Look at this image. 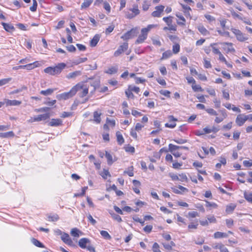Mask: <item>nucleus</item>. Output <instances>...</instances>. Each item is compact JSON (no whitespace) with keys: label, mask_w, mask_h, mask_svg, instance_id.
I'll return each mask as SVG.
<instances>
[{"label":"nucleus","mask_w":252,"mask_h":252,"mask_svg":"<svg viewBox=\"0 0 252 252\" xmlns=\"http://www.w3.org/2000/svg\"><path fill=\"white\" fill-rule=\"evenodd\" d=\"M157 26V25L151 24L147 26L146 28H143L141 31V34L138 36L137 39L135 41L136 44H141L144 42L147 39L148 32L150 30Z\"/></svg>","instance_id":"obj_1"},{"label":"nucleus","mask_w":252,"mask_h":252,"mask_svg":"<svg viewBox=\"0 0 252 252\" xmlns=\"http://www.w3.org/2000/svg\"><path fill=\"white\" fill-rule=\"evenodd\" d=\"M66 64L62 63H59L54 67L49 66L44 69L45 73L49 74L51 75H55L60 73L62 70L65 68Z\"/></svg>","instance_id":"obj_2"},{"label":"nucleus","mask_w":252,"mask_h":252,"mask_svg":"<svg viewBox=\"0 0 252 252\" xmlns=\"http://www.w3.org/2000/svg\"><path fill=\"white\" fill-rule=\"evenodd\" d=\"M73 88H75V94L77 92H79L78 95L80 97H83L88 94L89 87L83 82L77 84L73 86Z\"/></svg>","instance_id":"obj_3"},{"label":"nucleus","mask_w":252,"mask_h":252,"mask_svg":"<svg viewBox=\"0 0 252 252\" xmlns=\"http://www.w3.org/2000/svg\"><path fill=\"white\" fill-rule=\"evenodd\" d=\"M78 245L82 249H86L90 252H95V248L91 244V241L88 238L80 239L78 242Z\"/></svg>","instance_id":"obj_4"},{"label":"nucleus","mask_w":252,"mask_h":252,"mask_svg":"<svg viewBox=\"0 0 252 252\" xmlns=\"http://www.w3.org/2000/svg\"><path fill=\"white\" fill-rule=\"evenodd\" d=\"M231 31L234 34L238 41L240 42H243L248 39V36L241 32V31L235 28H232Z\"/></svg>","instance_id":"obj_5"},{"label":"nucleus","mask_w":252,"mask_h":252,"mask_svg":"<svg viewBox=\"0 0 252 252\" xmlns=\"http://www.w3.org/2000/svg\"><path fill=\"white\" fill-rule=\"evenodd\" d=\"M75 94V88L73 87L68 92L63 93L59 94H58L56 96L57 98L59 100H66L67 99Z\"/></svg>","instance_id":"obj_6"},{"label":"nucleus","mask_w":252,"mask_h":252,"mask_svg":"<svg viewBox=\"0 0 252 252\" xmlns=\"http://www.w3.org/2000/svg\"><path fill=\"white\" fill-rule=\"evenodd\" d=\"M136 36V29H132L123 34L121 38L125 41H127L129 39L133 38Z\"/></svg>","instance_id":"obj_7"},{"label":"nucleus","mask_w":252,"mask_h":252,"mask_svg":"<svg viewBox=\"0 0 252 252\" xmlns=\"http://www.w3.org/2000/svg\"><path fill=\"white\" fill-rule=\"evenodd\" d=\"M249 120L248 115H244V114L238 115L236 119L235 123L239 126H243L247 120Z\"/></svg>","instance_id":"obj_8"},{"label":"nucleus","mask_w":252,"mask_h":252,"mask_svg":"<svg viewBox=\"0 0 252 252\" xmlns=\"http://www.w3.org/2000/svg\"><path fill=\"white\" fill-rule=\"evenodd\" d=\"M128 48V44L127 42H124L122 45H120L118 49L115 52L114 55L115 57L120 56L124 51L127 50Z\"/></svg>","instance_id":"obj_9"},{"label":"nucleus","mask_w":252,"mask_h":252,"mask_svg":"<svg viewBox=\"0 0 252 252\" xmlns=\"http://www.w3.org/2000/svg\"><path fill=\"white\" fill-rule=\"evenodd\" d=\"M168 119L169 122V123H167L165 124V126L166 127H169L171 128H174L176 126V122L178 121L177 119L174 117L172 115H170L168 116Z\"/></svg>","instance_id":"obj_10"},{"label":"nucleus","mask_w":252,"mask_h":252,"mask_svg":"<svg viewBox=\"0 0 252 252\" xmlns=\"http://www.w3.org/2000/svg\"><path fill=\"white\" fill-rule=\"evenodd\" d=\"M61 239L66 245L69 246H73V242L67 233H63L61 236Z\"/></svg>","instance_id":"obj_11"},{"label":"nucleus","mask_w":252,"mask_h":252,"mask_svg":"<svg viewBox=\"0 0 252 252\" xmlns=\"http://www.w3.org/2000/svg\"><path fill=\"white\" fill-rule=\"evenodd\" d=\"M164 6L160 5L155 7V10L152 13V16L154 17H159L163 11Z\"/></svg>","instance_id":"obj_12"},{"label":"nucleus","mask_w":252,"mask_h":252,"mask_svg":"<svg viewBox=\"0 0 252 252\" xmlns=\"http://www.w3.org/2000/svg\"><path fill=\"white\" fill-rule=\"evenodd\" d=\"M220 44L225 46L223 47V49L226 53L234 52L235 49L233 47V44L230 42H222Z\"/></svg>","instance_id":"obj_13"},{"label":"nucleus","mask_w":252,"mask_h":252,"mask_svg":"<svg viewBox=\"0 0 252 252\" xmlns=\"http://www.w3.org/2000/svg\"><path fill=\"white\" fill-rule=\"evenodd\" d=\"M81 75V71L78 70V71H75L69 73L66 76V78L68 79H74L76 77L80 76Z\"/></svg>","instance_id":"obj_14"},{"label":"nucleus","mask_w":252,"mask_h":252,"mask_svg":"<svg viewBox=\"0 0 252 252\" xmlns=\"http://www.w3.org/2000/svg\"><path fill=\"white\" fill-rule=\"evenodd\" d=\"M169 150L170 152H176L178 149L188 150V148L185 146H178L172 144H169Z\"/></svg>","instance_id":"obj_15"},{"label":"nucleus","mask_w":252,"mask_h":252,"mask_svg":"<svg viewBox=\"0 0 252 252\" xmlns=\"http://www.w3.org/2000/svg\"><path fill=\"white\" fill-rule=\"evenodd\" d=\"M62 125V121L60 119H52L49 123L51 126H58Z\"/></svg>","instance_id":"obj_16"},{"label":"nucleus","mask_w":252,"mask_h":252,"mask_svg":"<svg viewBox=\"0 0 252 252\" xmlns=\"http://www.w3.org/2000/svg\"><path fill=\"white\" fill-rule=\"evenodd\" d=\"M21 103V101L17 100L7 99L5 101V103L7 106H18L20 105Z\"/></svg>","instance_id":"obj_17"},{"label":"nucleus","mask_w":252,"mask_h":252,"mask_svg":"<svg viewBox=\"0 0 252 252\" xmlns=\"http://www.w3.org/2000/svg\"><path fill=\"white\" fill-rule=\"evenodd\" d=\"M50 117V114L49 113H45L35 116V120L36 122H39L44 121L48 119Z\"/></svg>","instance_id":"obj_18"},{"label":"nucleus","mask_w":252,"mask_h":252,"mask_svg":"<svg viewBox=\"0 0 252 252\" xmlns=\"http://www.w3.org/2000/svg\"><path fill=\"white\" fill-rule=\"evenodd\" d=\"M40 65V63L38 62H35L33 63H29L26 65H24V69H27L28 70H31L35 67H37Z\"/></svg>","instance_id":"obj_19"},{"label":"nucleus","mask_w":252,"mask_h":252,"mask_svg":"<svg viewBox=\"0 0 252 252\" xmlns=\"http://www.w3.org/2000/svg\"><path fill=\"white\" fill-rule=\"evenodd\" d=\"M100 39V36L98 34H95L90 41V45L92 47H94L96 45Z\"/></svg>","instance_id":"obj_20"},{"label":"nucleus","mask_w":252,"mask_h":252,"mask_svg":"<svg viewBox=\"0 0 252 252\" xmlns=\"http://www.w3.org/2000/svg\"><path fill=\"white\" fill-rule=\"evenodd\" d=\"M228 235L226 233L217 231L214 234V237L215 239H219L221 238H226Z\"/></svg>","instance_id":"obj_21"},{"label":"nucleus","mask_w":252,"mask_h":252,"mask_svg":"<svg viewBox=\"0 0 252 252\" xmlns=\"http://www.w3.org/2000/svg\"><path fill=\"white\" fill-rule=\"evenodd\" d=\"M101 113L100 112H98L97 111L94 112V121L97 124H99L101 122Z\"/></svg>","instance_id":"obj_22"},{"label":"nucleus","mask_w":252,"mask_h":252,"mask_svg":"<svg viewBox=\"0 0 252 252\" xmlns=\"http://www.w3.org/2000/svg\"><path fill=\"white\" fill-rule=\"evenodd\" d=\"M1 24L4 30L8 32H12L14 30V27L11 24L5 23H2Z\"/></svg>","instance_id":"obj_23"},{"label":"nucleus","mask_w":252,"mask_h":252,"mask_svg":"<svg viewBox=\"0 0 252 252\" xmlns=\"http://www.w3.org/2000/svg\"><path fill=\"white\" fill-rule=\"evenodd\" d=\"M87 60V58H79L78 59L73 60L72 61V63L73 65H78L80 63L85 62Z\"/></svg>","instance_id":"obj_24"},{"label":"nucleus","mask_w":252,"mask_h":252,"mask_svg":"<svg viewBox=\"0 0 252 252\" xmlns=\"http://www.w3.org/2000/svg\"><path fill=\"white\" fill-rule=\"evenodd\" d=\"M116 137H117V141L119 145L123 144L125 140L123 138L122 134L121 133L120 131H117L116 132Z\"/></svg>","instance_id":"obj_25"},{"label":"nucleus","mask_w":252,"mask_h":252,"mask_svg":"<svg viewBox=\"0 0 252 252\" xmlns=\"http://www.w3.org/2000/svg\"><path fill=\"white\" fill-rule=\"evenodd\" d=\"M236 207V205L234 204H230L226 206V212L228 214H231L234 210L235 208Z\"/></svg>","instance_id":"obj_26"},{"label":"nucleus","mask_w":252,"mask_h":252,"mask_svg":"<svg viewBox=\"0 0 252 252\" xmlns=\"http://www.w3.org/2000/svg\"><path fill=\"white\" fill-rule=\"evenodd\" d=\"M199 32L203 35L209 34V31L203 26L200 25L197 28Z\"/></svg>","instance_id":"obj_27"},{"label":"nucleus","mask_w":252,"mask_h":252,"mask_svg":"<svg viewBox=\"0 0 252 252\" xmlns=\"http://www.w3.org/2000/svg\"><path fill=\"white\" fill-rule=\"evenodd\" d=\"M93 0H84L81 6V9L88 8L93 2Z\"/></svg>","instance_id":"obj_28"},{"label":"nucleus","mask_w":252,"mask_h":252,"mask_svg":"<svg viewBox=\"0 0 252 252\" xmlns=\"http://www.w3.org/2000/svg\"><path fill=\"white\" fill-rule=\"evenodd\" d=\"M56 89H48L46 90H42L40 92V94L44 95H48L52 94Z\"/></svg>","instance_id":"obj_29"},{"label":"nucleus","mask_w":252,"mask_h":252,"mask_svg":"<svg viewBox=\"0 0 252 252\" xmlns=\"http://www.w3.org/2000/svg\"><path fill=\"white\" fill-rule=\"evenodd\" d=\"M14 134L13 131H8L4 133H0V137L1 138H8L10 137H13Z\"/></svg>","instance_id":"obj_30"},{"label":"nucleus","mask_w":252,"mask_h":252,"mask_svg":"<svg viewBox=\"0 0 252 252\" xmlns=\"http://www.w3.org/2000/svg\"><path fill=\"white\" fill-rule=\"evenodd\" d=\"M217 44V43H213L210 45V47L212 48V51L215 54H219L220 52L219 49L216 47Z\"/></svg>","instance_id":"obj_31"},{"label":"nucleus","mask_w":252,"mask_h":252,"mask_svg":"<svg viewBox=\"0 0 252 252\" xmlns=\"http://www.w3.org/2000/svg\"><path fill=\"white\" fill-rule=\"evenodd\" d=\"M81 231L77 228H72L70 231L71 235L74 237H79Z\"/></svg>","instance_id":"obj_32"},{"label":"nucleus","mask_w":252,"mask_h":252,"mask_svg":"<svg viewBox=\"0 0 252 252\" xmlns=\"http://www.w3.org/2000/svg\"><path fill=\"white\" fill-rule=\"evenodd\" d=\"M100 175L104 179H106L107 177L111 176L108 170L105 169H103V171L100 173Z\"/></svg>","instance_id":"obj_33"},{"label":"nucleus","mask_w":252,"mask_h":252,"mask_svg":"<svg viewBox=\"0 0 252 252\" xmlns=\"http://www.w3.org/2000/svg\"><path fill=\"white\" fill-rule=\"evenodd\" d=\"M172 55V52L170 50H167L162 54L161 60L167 59L168 58H169L170 57H171Z\"/></svg>","instance_id":"obj_34"},{"label":"nucleus","mask_w":252,"mask_h":252,"mask_svg":"<svg viewBox=\"0 0 252 252\" xmlns=\"http://www.w3.org/2000/svg\"><path fill=\"white\" fill-rule=\"evenodd\" d=\"M100 233L101 235L106 240H110L111 239V236L108 233L107 231L105 230H101L100 231Z\"/></svg>","instance_id":"obj_35"},{"label":"nucleus","mask_w":252,"mask_h":252,"mask_svg":"<svg viewBox=\"0 0 252 252\" xmlns=\"http://www.w3.org/2000/svg\"><path fill=\"white\" fill-rule=\"evenodd\" d=\"M118 71V67L112 66L108 68L106 71L105 73L109 74H112L116 73Z\"/></svg>","instance_id":"obj_36"},{"label":"nucleus","mask_w":252,"mask_h":252,"mask_svg":"<svg viewBox=\"0 0 252 252\" xmlns=\"http://www.w3.org/2000/svg\"><path fill=\"white\" fill-rule=\"evenodd\" d=\"M32 242L36 247L39 248H44L43 244L35 238H32Z\"/></svg>","instance_id":"obj_37"},{"label":"nucleus","mask_w":252,"mask_h":252,"mask_svg":"<svg viewBox=\"0 0 252 252\" xmlns=\"http://www.w3.org/2000/svg\"><path fill=\"white\" fill-rule=\"evenodd\" d=\"M130 10L132 11V14L134 15V17L138 15L140 13L137 5H134L132 8L130 9Z\"/></svg>","instance_id":"obj_38"},{"label":"nucleus","mask_w":252,"mask_h":252,"mask_svg":"<svg viewBox=\"0 0 252 252\" xmlns=\"http://www.w3.org/2000/svg\"><path fill=\"white\" fill-rule=\"evenodd\" d=\"M173 17L168 16L163 18V20L166 23L167 26H170L172 23Z\"/></svg>","instance_id":"obj_39"},{"label":"nucleus","mask_w":252,"mask_h":252,"mask_svg":"<svg viewBox=\"0 0 252 252\" xmlns=\"http://www.w3.org/2000/svg\"><path fill=\"white\" fill-rule=\"evenodd\" d=\"M105 157L107 158L108 164L109 165L112 164L113 162L112 156L109 153L106 151Z\"/></svg>","instance_id":"obj_40"},{"label":"nucleus","mask_w":252,"mask_h":252,"mask_svg":"<svg viewBox=\"0 0 252 252\" xmlns=\"http://www.w3.org/2000/svg\"><path fill=\"white\" fill-rule=\"evenodd\" d=\"M179 181L184 182H187L188 181V178L186 175L184 173H182L179 174Z\"/></svg>","instance_id":"obj_41"},{"label":"nucleus","mask_w":252,"mask_h":252,"mask_svg":"<svg viewBox=\"0 0 252 252\" xmlns=\"http://www.w3.org/2000/svg\"><path fill=\"white\" fill-rule=\"evenodd\" d=\"M192 89L194 92H202L203 89L199 85L192 84Z\"/></svg>","instance_id":"obj_42"},{"label":"nucleus","mask_w":252,"mask_h":252,"mask_svg":"<svg viewBox=\"0 0 252 252\" xmlns=\"http://www.w3.org/2000/svg\"><path fill=\"white\" fill-rule=\"evenodd\" d=\"M110 214H111L112 218L114 220H117V221H118L119 222H121L122 221V219L121 217L119 215H118L117 214H115L114 213H110Z\"/></svg>","instance_id":"obj_43"},{"label":"nucleus","mask_w":252,"mask_h":252,"mask_svg":"<svg viewBox=\"0 0 252 252\" xmlns=\"http://www.w3.org/2000/svg\"><path fill=\"white\" fill-rule=\"evenodd\" d=\"M245 198L249 202L252 203V193H244Z\"/></svg>","instance_id":"obj_44"},{"label":"nucleus","mask_w":252,"mask_h":252,"mask_svg":"<svg viewBox=\"0 0 252 252\" xmlns=\"http://www.w3.org/2000/svg\"><path fill=\"white\" fill-rule=\"evenodd\" d=\"M12 80L11 78H4L0 80V86L8 83Z\"/></svg>","instance_id":"obj_45"},{"label":"nucleus","mask_w":252,"mask_h":252,"mask_svg":"<svg viewBox=\"0 0 252 252\" xmlns=\"http://www.w3.org/2000/svg\"><path fill=\"white\" fill-rule=\"evenodd\" d=\"M205 111L211 115H213V116L218 115V113H217V111L212 108L206 109Z\"/></svg>","instance_id":"obj_46"},{"label":"nucleus","mask_w":252,"mask_h":252,"mask_svg":"<svg viewBox=\"0 0 252 252\" xmlns=\"http://www.w3.org/2000/svg\"><path fill=\"white\" fill-rule=\"evenodd\" d=\"M133 170V166H131L128 168L127 170L125 171L124 173L127 174L130 177H132L134 175Z\"/></svg>","instance_id":"obj_47"},{"label":"nucleus","mask_w":252,"mask_h":252,"mask_svg":"<svg viewBox=\"0 0 252 252\" xmlns=\"http://www.w3.org/2000/svg\"><path fill=\"white\" fill-rule=\"evenodd\" d=\"M153 252H161L159 249V246L157 243H155L152 247Z\"/></svg>","instance_id":"obj_48"},{"label":"nucleus","mask_w":252,"mask_h":252,"mask_svg":"<svg viewBox=\"0 0 252 252\" xmlns=\"http://www.w3.org/2000/svg\"><path fill=\"white\" fill-rule=\"evenodd\" d=\"M180 47L179 44H175L173 46V52L174 54H177L179 52Z\"/></svg>","instance_id":"obj_49"},{"label":"nucleus","mask_w":252,"mask_h":252,"mask_svg":"<svg viewBox=\"0 0 252 252\" xmlns=\"http://www.w3.org/2000/svg\"><path fill=\"white\" fill-rule=\"evenodd\" d=\"M59 219V216L56 214L48 216V220L49 221H57Z\"/></svg>","instance_id":"obj_50"},{"label":"nucleus","mask_w":252,"mask_h":252,"mask_svg":"<svg viewBox=\"0 0 252 252\" xmlns=\"http://www.w3.org/2000/svg\"><path fill=\"white\" fill-rule=\"evenodd\" d=\"M232 122H229L226 125H223L221 128L222 130H229L232 128Z\"/></svg>","instance_id":"obj_51"},{"label":"nucleus","mask_w":252,"mask_h":252,"mask_svg":"<svg viewBox=\"0 0 252 252\" xmlns=\"http://www.w3.org/2000/svg\"><path fill=\"white\" fill-rule=\"evenodd\" d=\"M150 4L147 1H144L142 4V9L144 11H147L149 9Z\"/></svg>","instance_id":"obj_52"},{"label":"nucleus","mask_w":252,"mask_h":252,"mask_svg":"<svg viewBox=\"0 0 252 252\" xmlns=\"http://www.w3.org/2000/svg\"><path fill=\"white\" fill-rule=\"evenodd\" d=\"M128 88L129 90H130V91H133L136 94H138L140 92V89L138 87L129 86Z\"/></svg>","instance_id":"obj_53"},{"label":"nucleus","mask_w":252,"mask_h":252,"mask_svg":"<svg viewBox=\"0 0 252 252\" xmlns=\"http://www.w3.org/2000/svg\"><path fill=\"white\" fill-rule=\"evenodd\" d=\"M206 206L207 207H212L214 208H216L217 207V205L214 202H210L208 201H206Z\"/></svg>","instance_id":"obj_54"},{"label":"nucleus","mask_w":252,"mask_h":252,"mask_svg":"<svg viewBox=\"0 0 252 252\" xmlns=\"http://www.w3.org/2000/svg\"><path fill=\"white\" fill-rule=\"evenodd\" d=\"M204 66L206 68H210L212 67L210 62L206 59H204Z\"/></svg>","instance_id":"obj_55"},{"label":"nucleus","mask_w":252,"mask_h":252,"mask_svg":"<svg viewBox=\"0 0 252 252\" xmlns=\"http://www.w3.org/2000/svg\"><path fill=\"white\" fill-rule=\"evenodd\" d=\"M169 176L173 181H179V174H175L174 173H169Z\"/></svg>","instance_id":"obj_56"},{"label":"nucleus","mask_w":252,"mask_h":252,"mask_svg":"<svg viewBox=\"0 0 252 252\" xmlns=\"http://www.w3.org/2000/svg\"><path fill=\"white\" fill-rule=\"evenodd\" d=\"M37 3L36 0H33V5L32 6L30 7V9L31 11L34 12L36 11L37 8Z\"/></svg>","instance_id":"obj_57"},{"label":"nucleus","mask_w":252,"mask_h":252,"mask_svg":"<svg viewBox=\"0 0 252 252\" xmlns=\"http://www.w3.org/2000/svg\"><path fill=\"white\" fill-rule=\"evenodd\" d=\"M50 108L49 107H42L38 109H36V111L38 112H47L50 110Z\"/></svg>","instance_id":"obj_58"},{"label":"nucleus","mask_w":252,"mask_h":252,"mask_svg":"<svg viewBox=\"0 0 252 252\" xmlns=\"http://www.w3.org/2000/svg\"><path fill=\"white\" fill-rule=\"evenodd\" d=\"M159 93L160 94L164 95L165 96H166V97H170V92L169 91H167V90H161L159 91Z\"/></svg>","instance_id":"obj_59"},{"label":"nucleus","mask_w":252,"mask_h":252,"mask_svg":"<svg viewBox=\"0 0 252 252\" xmlns=\"http://www.w3.org/2000/svg\"><path fill=\"white\" fill-rule=\"evenodd\" d=\"M225 221L227 226L229 228L231 227L233 225V220L231 219H226Z\"/></svg>","instance_id":"obj_60"},{"label":"nucleus","mask_w":252,"mask_h":252,"mask_svg":"<svg viewBox=\"0 0 252 252\" xmlns=\"http://www.w3.org/2000/svg\"><path fill=\"white\" fill-rule=\"evenodd\" d=\"M243 164L245 167H250L252 166V160H244Z\"/></svg>","instance_id":"obj_61"},{"label":"nucleus","mask_w":252,"mask_h":252,"mask_svg":"<svg viewBox=\"0 0 252 252\" xmlns=\"http://www.w3.org/2000/svg\"><path fill=\"white\" fill-rule=\"evenodd\" d=\"M144 126V125L141 124L140 123H137L136 124V126H135V129L137 131H139L140 130H141L142 129V128Z\"/></svg>","instance_id":"obj_62"},{"label":"nucleus","mask_w":252,"mask_h":252,"mask_svg":"<svg viewBox=\"0 0 252 252\" xmlns=\"http://www.w3.org/2000/svg\"><path fill=\"white\" fill-rule=\"evenodd\" d=\"M213 102L215 103V106L216 108H219L220 107V101L217 98H215L213 100Z\"/></svg>","instance_id":"obj_63"},{"label":"nucleus","mask_w":252,"mask_h":252,"mask_svg":"<svg viewBox=\"0 0 252 252\" xmlns=\"http://www.w3.org/2000/svg\"><path fill=\"white\" fill-rule=\"evenodd\" d=\"M153 226L151 225H147L144 228V230L147 233H150L151 232Z\"/></svg>","instance_id":"obj_64"}]
</instances>
